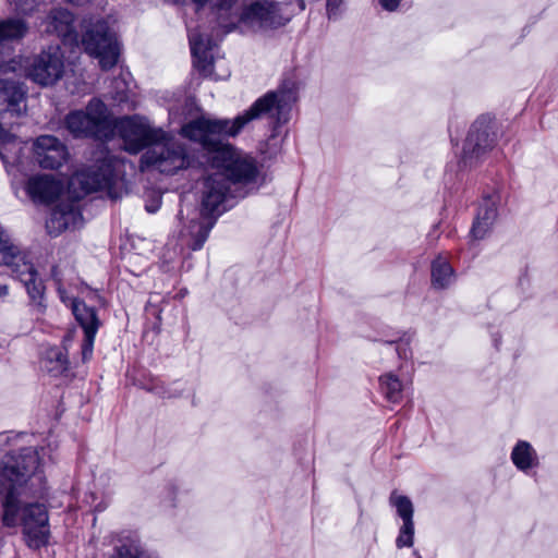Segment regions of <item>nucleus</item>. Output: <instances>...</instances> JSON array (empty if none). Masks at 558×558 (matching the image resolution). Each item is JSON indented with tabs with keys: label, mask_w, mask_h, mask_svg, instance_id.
<instances>
[{
	"label": "nucleus",
	"mask_w": 558,
	"mask_h": 558,
	"mask_svg": "<svg viewBox=\"0 0 558 558\" xmlns=\"http://www.w3.org/2000/svg\"><path fill=\"white\" fill-rule=\"evenodd\" d=\"M342 2L343 0H327V14L329 19L337 15L338 9Z\"/></svg>",
	"instance_id": "29"
},
{
	"label": "nucleus",
	"mask_w": 558,
	"mask_h": 558,
	"mask_svg": "<svg viewBox=\"0 0 558 558\" xmlns=\"http://www.w3.org/2000/svg\"><path fill=\"white\" fill-rule=\"evenodd\" d=\"M141 166L171 174L187 166V157L184 147L166 133L165 140L153 143L145 151Z\"/></svg>",
	"instance_id": "11"
},
{
	"label": "nucleus",
	"mask_w": 558,
	"mask_h": 558,
	"mask_svg": "<svg viewBox=\"0 0 558 558\" xmlns=\"http://www.w3.org/2000/svg\"><path fill=\"white\" fill-rule=\"evenodd\" d=\"M9 293V288L8 286H0V298H4L7 296Z\"/></svg>",
	"instance_id": "31"
},
{
	"label": "nucleus",
	"mask_w": 558,
	"mask_h": 558,
	"mask_svg": "<svg viewBox=\"0 0 558 558\" xmlns=\"http://www.w3.org/2000/svg\"><path fill=\"white\" fill-rule=\"evenodd\" d=\"M65 125L75 137L94 136L102 140L111 133L112 118L101 100L93 99L85 110L70 112Z\"/></svg>",
	"instance_id": "8"
},
{
	"label": "nucleus",
	"mask_w": 558,
	"mask_h": 558,
	"mask_svg": "<svg viewBox=\"0 0 558 558\" xmlns=\"http://www.w3.org/2000/svg\"><path fill=\"white\" fill-rule=\"evenodd\" d=\"M26 90L15 82L0 78V157L9 162V153L14 148L20 150V143L7 130L13 123V118L19 117L25 109Z\"/></svg>",
	"instance_id": "6"
},
{
	"label": "nucleus",
	"mask_w": 558,
	"mask_h": 558,
	"mask_svg": "<svg viewBox=\"0 0 558 558\" xmlns=\"http://www.w3.org/2000/svg\"><path fill=\"white\" fill-rule=\"evenodd\" d=\"M190 47L193 59V66L201 73L207 72L209 65L208 47L209 39L205 34L198 32H190Z\"/></svg>",
	"instance_id": "20"
},
{
	"label": "nucleus",
	"mask_w": 558,
	"mask_h": 558,
	"mask_svg": "<svg viewBox=\"0 0 558 558\" xmlns=\"http://www.w3.org/2000/svg\"><path fill=\"white\" fill-rule=\"evenodd\" d=\"M146 209L149 211V213H155L157 209H158V205H151V206H146Z\"/></svg>",
	"instance_id": "33"
},
{
	"label": "nucleus",
	"mask_w": 558,
	"mask_h": 558,
	"mask_svg": "<svg viewBox=\"0 0 558 558\" xmlns=\"http://www.w3.org/2000/svg\"><path fill=\"white\" fill-rule=\"evenodd\" d=\"M117 178V162L105 161L97 170L77 172L70 181V186L81 185L82 192L87 194L102 189L111 187Z\"/></svg>",
	"instance_id": "14"
},
{
	"label": "nucleus",
	"mask_w": 558,
	"mask_h": 558,
	"mask_svg": "<svg viewBox=\"0 0 558 558\" xmlns=\"http://www.w3.org/2000/svg\"><path fill=\"white\" fill-rule=\"evenodd\" d=\"M380 387L389 401L397 402L401 399L403 385L396 375L388 373L381 376Z\"/></svg>",
	"instance_id": "26"
},
{
	"label": "nucleus",
	"mask_w": 558,
	"mask_h": 558,
	"mask_svg": "<svg viewBox=\"0 0 558 558\" xmlns=\"http://www.w3.org/2000/svg\"><path fill=\"white\" fill-rule=\"evenodd\" d=\"M84 28L82 44L85 51L98 59L102 70L114 66L119 57V44L107 22L104 20L84 21Z\"/></svg>",
	"instance_id": "9"
},
{
	"label": "nucleus",
	"mask_w": 558,
	"mask_h": 558,
	"mask_svg": "<svg viewBox=\"0 0 558 558\" xmlns=\"http://www.w3.org/2000/svg\"><path fill=\"white\" fill-rule=\"evenodd\" d=\"M82 214L75 203H62L51 213L46 228L51 235H58L68 229H75L82 225Z\"/></svg>",
	"instance_id": "15"
},
{
	"label": "nucleus",
	"mask_w": 558,
	"mask_h": 558,
	"mask_svg": "<svg viewBox=\"0 0 558 558\" xmlns=\"http://www.w3.org/2000/svg\"><path fill=\"white\" fill-rule=\"evenodd\" d=\"M33 158L44 169H58L69 159L66 146L53 135H40L33 142Z\"/></svg>",
	"instance_id": "13"
},
{
	"label": "nucleus",
	"mask_w": 558,
	"mask_h": 558,
	"mask_svg": "<svg viewBox=\"0 0 558 558\" xmlns=\"http://www.w3.org/2000/svg\"><path fill=\"white\" fill-rule=\"evenodd\" d=\"M63 184L50 174H37L28 179L26 192L35 203L48 204L62 192Z\"/></svg>",
	"instance_id": "16"
},
{
	"label": "nucleus",
	"mask_w": 558,
	"mask_h": 558,
	"mask_svg": "<svg viewBox=\"0 0 558 558\" xmlns=\"http://www.w3.org/2000/svg\"><path fill=\"white\" fill-rule=\"evenodd\" d=\"M492 146L488 125L485 121L477 120L471 128L465 140L463 153L469 159L477 158Z\"/></svg>",
	"instance_id": "18"
},
{
	"label": "nucleus",
	"mask_w": 558,
	"mask_h": 558,
	"mask_svg": "<svg viewBox=\"0 0 558 558\" xmlns=\"http://www.w3.org/2000/svg\"><path fill=\"white\" fill-rule=\"evenodd\" d=\"M379 2L381 7L388 11H393L399 5V0H379Z\"/></svg>",
	"instance_id": "30"
},
{
	"label": "nucleus",
	"mask_w": 558,
	"mask_h": 558,
	"mask_svg": "<svg viewBox=\"0 0 558 558\" xmlns=\"http://www.w3.org/2000/svg\"><path fill=\"white\" fill-rule=\"evenodd\" d=\"M112 131L118 133L124 149L131 154H136L144 147H150L153 143L166 138V132L162 129L153 126L146 118L141 116L112 120Z\"/></svg>",
	"instance_id": "10"
},
{
	"label": "nucleus",
	"mask_w": 558,
	"mask_h": 558,
	"mask_svg": "<svg viewBox=\"0 0 558 558\" xmlns=\"http://www.w3.org/2000/svg\"><path fill=\"white\" fill-rule=\"evenodd\" d=\"M192 1L196 4L197 10L202 7H204L207 2V0H192Z\"/></svg>",
	"instance_id": "32"
},
{
	"label": "nucleus",
	"mask_w": 558,
	"mask_h": 558,
	"mask_svg": "<svg viewBox=\"0 0 558 558\" xmlns=\"http://www.w3.org/2000/svg\"><path fill=\"white\" fill-rule=\"evenodd\" d=\"M46 452L24 448L19 454H5L0 461V498L2 524L7 527H22L25 543L31 548H40L50 536L49 514L46 506L29 501L44 493L41 468Z\"/></svg>",
	"instance_id": "1"
},
{
	"label": "nucleus",
	"mask_w": 558,
	"mask_h": 558,
	"mask_svg": "<svg viewBox=\"0 0 558 558\" xmlns=\"http://www.w3.org/2000/svg\"><path fill=\"white\" fill-rule=\"evenodd\" d=\"M260 168L255 157L230 142L211 140V218L228 209L240 189L256 187Z\"/></svg>",
	"instance_id": "2"
},
{
	"label": "nucleus",
	"mask_w": 558,
	"mask_h": 558,
	"mask_svg": "<svg viewBox=\"0 0 558 558\" xmlns=\"http://www.w3.org/2000/svg\"><path fill=\"white\" fill-rule=\"evenodd\" d=\"M513 464L521 471H526L537 465L538 458L530 442L520 440L511 452Z\"/></svg>",
	"instance_id": "22"
},
{
	"label": "nucleus",
	"mask_w": 558,
	"mask_h": 558,
	"mask_svg": "<svg viewBox=\"0 0 558 558\" xmlns=\"http://www.w3.org/2000/svg\"><path fill=\"white\" fill-rule=\"evenodd\" d=\"M497 216L496 205L492 201H485L481 206L472 228V235L475 239H483L490 230Z\"/></svg>",
	"instance_id": "21"
},
{
	"label": "nucleus",
	"mask_w": 558,
	"mask_h": 558,
	"mask_svg": "<svg viewBox=\"0 0 558 558\" xmlns=\"http://www.w3.org/2000/svg\"><path fill=\"white\" fill-rule=\"evenodd\" d=\"M182 134L206 148L209 144V122L205 119L193 121L182 128Z\"/></svg>",
	"instance_id": "25"
},
{
	"label": "nucleus",
	"mask_w": 558,
	"mask_h": 558,
	"mask_svg": "<svg viewBox=\"0 0 558 558\" xmlns=\"http://www.w3.org/2000/svg\"><path fill=\"white\" fill-rule=\"evenodd\" d=\"M294 101L295 95L292 90L269 92L233 119H211V137L214 135L235 137L250 122L265 114H276L280 120V116Z\"/></svg>",
	"instance_id": "5"
},
{
	"label": "nucleus",
	"mask_w": 558,
	"mask_h": 558,
	"mask_svg": "<svg viewBox=\"0 0 558 558\" xmlns=\"http://www.w3.org/2000/svg\"><path fill=\"white\" fill-rule=\"evenodd\" d=\"M44 367L54 375L62 374L68 369L69 361L61 348H48L43 356Z\"/></svg>",
	"instance_id": "24"
},
{
	"label": "nucleus",
	"mask_w": 558,
	"mask_h": 558,
	"mask_svg": "<svg viewBox=\"0 0 558 558\" xmlns=\"http://www.w3.org/2000/svg\"><path fill=\"white\" fill-rule=\"evenodd\" d=\"M26 32L27 25L21 19L0 21V72H16L19 65L23 68L25 75L36 84L41 86L56 84L66 74L61 47H49L32 59H27L24 65L9 58V48L5 43L24 37Z\"/></svg>",
	"instance_id": "3"
},
{
	"label": "nucleus",
	"mask_w": 558,
	"mask_h": 558,
	"mask_svg": "<svg viewBox=\"0 0 558 558\" xmlns=\"http://www.w3.org/2000/svg\"><path fill=\"white\" fill-rule=\"evenodd\" d=\"M52 276L58 281V292L61 301L71 307L76 322L84 330L85 338L82 343V360L83 362H87L93 355L95 336L100 327V320L96 310L82 301L69 298L58 279L56 269L52 270Z\"/></svg>",
	"instance_id": "12"
},
{
	"label": "nucleus",
	"mask_w": 558,
	"mask_h": 558,
	"mask_svg": "<svg viewBox=\"0 0 558 558\" xmlns=\"http://www.w3.org/2000/svg\"><path fill=\"white\" fill-rule=\"evenodd\" d=\"M230 29L236 25L242 32H260L286 23L282 7L275 0H211V16Z\"/></svg>",
	"instance_id": "4"
},
{
	"label": "nucleus",
	"mask_w": 558,
	"mask_h": 558,
	"mask_svg": "<svg viewBox=\"0 0 558 558\" xmlns=\"http://www.w3.org/2000/svg\"><path fill=\"white\" fill-rule=\"evenodd\" d=\"M454 280L453 269L449 262L438 256L432 264V284L436 289H446Z\"/></svg>",
	"instance_id": "23"
},
{
	"label": "nucleus",
	"mask_w": 558,
	"mask_h": 558,
	"mask_svg": "<svg viewBox=\"0 0 558 558\" xmlns=\"http://www.w3.org/2000/svg\"><path fill=\"white\" fill-rule=\"evenodd\" d=\"M390 502L397 509V512L402 519L403 523H413L414 509L412 501L407 496L392 493Z\"/></svg>",
	"instance_id": "27"
},
{
	"label": "nucleus",
	"mask_w": 558,
	"mask_h": 558,
	"mask_svg": "<svg viewBox=\"0 0 558 558\" xmlns=\"http://www.w3.org/2000/svg\"><path fill=\"white\" fill-rule=\"evenodd\" d=\"M209 194H205L202 201V207L196 217L191 219L189 226V234L191 236V247L193 250L201 248L207 240L209 228Z\"/></svg>",
	"instance_id": "19"
},
{
	"label": "nucleus",
	"mask_w": 558,
	"mask_h": 558,
	"mask_svg": "<svg viewBox=\"0 0 558 558\" xmlns=\"http://www.w3.org/2000/svg\"><path fill=\"white\" fill-rule=\"evenodd\" d=\"M414 523H403L399 536L397 537V547H410L413 544Z\"/></svg>",
	"instance_id": "28"
},
{
	"label": "nucleus",
	"mask_w": 558,
	"mask_h": 558,
	"mask_svg": "<svg viewBox=\"0 0 558 558\" xmlns=\"http://www.w3.org/2000/svg\"><path fill=\"white\" fill-rule=\"evenodd\" d=\"M0 265L9 267L23 282L31 299L34 301L41 299L45 290L43 281L38 278L27 254L12 241L2 227H0Z\"/></svg>",
	"instance_id": "7"
},
{
	"label": "nucleus",
	"mask_w": 558,
	"mask_h": 558,
	"mask_svg": "<svg viewBox=\"0 0 558 558\" xmlns=\"http://www.w3.org/2000/svg\"><path fill=\"white\" fill-rule=\"evenodd\" d=\"M74 17L66 9H54L46 21V32L56 34L63 44L77 46V34L73 26Z\"/></svg>",
	"instance_id": "17"
}]
</instances>
